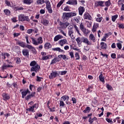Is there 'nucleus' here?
<instances>
[{
	"label": "nucleus",
	"instance_id": "obj_18",
	"mask_svg": "<svg viewBox=\"0 0 124 124\" xmlns=\"http://www.w3.org/2000/svg\"><path fill=\"white\" fill-rule=\"evenodd\" d=\"M63 37L62 36L61 34H58L55 36L54 38V41L55 42H57V41H59L60 39H62Z\"/></svg>",
	"mask_w": 124,
	"mask_h": 124
},
{
	"label": "nucleus",
	"instance_id": "obj_31",
	"mask_svg": "<svg viewBox=\"0 0 124 124\" xmlns=\"http://www.w3.org/2000/svg\"><path fill=\"white\" fill-rule=\"evenodd\" d=\"M45 49H50L52 48V45L49 43H46L44 45Z\"/></svg>",
	"mask_w": 124,
	"mask_h": 124
},
{
	"label": "nucleus",
	"instance_id": "obj_7",
	"mask_svg": "<svg viewBox=\"0 0 124 124\" xmlns=\"http://www.w3.org/2000/svg\"><path fill=\"white\" fill-rule=\"evenodd\" d=\"M40 70V66L38 64H36V65L31 67V72H33L35 71V73H37V72H39Z\"/></svg>",
	"mask_w": 124,
	"mask_h": 124
},
{
	"label": "nucleus",
	"instance_id": "obj_20",
	"mask_svg": "<svg viewBox=\"0 0 124 124\" xmlns=\"http://www.w3.org/2000/svg\"><path fill=\"white\" fill-rule=\"evenodd\" d=\"M41 23L43 24L44 26H46V27H47L49 24V20L44 18L41 20Z\"/></svg>",
	"mask_w": 124,
	"mask_h": 124
},
{
	"label": "nucleus",
	"instance_id": "obj_48",
	"mask_svg": "<svg viewBox=\"0 0 124 124\" xmlns=\"http://www.w3.org/2000/svg\"><path fill=\"white\" fill-rule=\"evenodd\" d=\"M15 60H16V63H17V64L21 63V59H20V58L16 57V58Z\"/></svg>",
	"mask_w": 124,
	"mask_h": 124
},
{
	"label": "nucleus",
	"instance_id": "obj_61",
	"mask_svg": "<svg viewBox=\"0 0 124 124\" xmlns=\"http://www.w3.org/2000/svg\"><path fill=\"white\" fill-rule=\"evenodd\" d=\"M64 11H70V9H69V6H66V7H64L63 9Z\"/></svg>",
	"mask_w": 124,
	"mask_h": 124
},
{
	"label": "nucleus",
	"instance_id": "obj_12",
	"mask_svg": "<svg viewBox=\"0 0 124 124\" xmlns=\"http://www.w3.org/2000/svg\"><path fill=\"white\" fill-rule=\"evenodd\" d=\"M66 43H67V40H66V39L60 40L58 41V44H59L60 46H62V47L64 44H66Z\"/></svg>",
	"mask_w": 124,
	"mask_h": 124
},
{
	"label": "nucleus",
	"instance_id": "obj_47",
	"mask_svg": "<svg viewBox=\"0 0 124 124\" xmlns=\"http://www.w3.org/2000/svg\"><path fill=\"white\" fill-rule=\"evenodd\" d=\"M4 12L5 15H7L8 16H9V15H10L11 12L9 9H5L4 10Z\"/></svg>",
	"mask_w": 124,
	"mask_h": 124
},
{
	"label": "nucleus",
	"instance_id": "obj_38",
	"mask_svg": "<svg viewBox=\"0 0 124 124\" xmlns=\"http://www.w3.org/2000/svg\"><path fill=\"white\" fill-rule=\"evenodd\" d=\"M118 15L112 16H111V20L112 21V22H116V20H117V18H118Z\"/></svg>",
	"mask_w": 124,
	"mask_h": 124
},
{
	"label": "nucleus",
	"instance_id": "obj_59",
	"mask_svg": "<svg viewBox=\"0 0 124 124\" xmlns=\"http://www.w3.org/2000/svg\"><path fill=\"white\" fill-rule=\"evenodd\" d=\"M64 105V102L63 101H60V107H63Z\"/></svg>",
	"mask_w": 124,
	"mask_h": 124
},
{
	"label": "nucleus",
	"instance_id": "obj_14",
	"mask_svg": "<svg viewBox=\"0 0 124 124\" xmlns=\"http://www.w3.org/2000/svg\"><path fill=\"white\" fill-rule=\"evenodd\" d=\"M101 49L102 50H106L108 48V46L107 44L105 42H102L100 43Z\"/></svg>",
	"mask_w": 124,
	"mask_h": 124
},
{
	"label": "nucleus",
	"instance_id": "obj_11",
	"mask_svg": "<svg viewBox=\"0 0 124 124\" xmlns=\"http://www.w3.org/2000/svg\"><path fill=\"white\" fill-rule=\"evenodd\" d=\"M2 96L3 98V100H8L10 99V95L7 93H3Z\"/></svg>",
	"mask_w": 124,
	"mask_h": 124
},
{
	"label": "nucleus",
	"instance_id": "obj_22",
	"mask_svg": "<svg viewBox=\"0 0 124 124\" xmlns=\"http://www.w3.org/2000/svg\"><path fill=\"white\" fill-rule=\"evenodd\" d=\"M99 79L100 82H102L103 84H105V80H104V76H103L102 73H101L100 75L99 76Z\"/></svg>",
	"mask_w": 124,
	"mask_h": 124
},
{
	"label": "nucleus",
	"instance_id": "obj_9",
	"mask_svg": "<svg viewBox=\"0 0 124 124\" xmlns=\"http://www.w3.org/2000/svg\"><path fill=\"white\" fill-rule=\"evenodd\" d=\"M66 4H70V5H77L78 4V1L77 0H69L67 2Z\"/></svg>",
	"mask_w": 124,
	"mask_h": 124
},
{
	"label": "nucleus",
	"instance_id": "obj_13",
	"mask_svg": "<svg viewBox=\"0 0 124 124\" xmlns=\"http://www.w3.org/2000/svg\"><path fill=\"white\" fill-rule=\"evenodd\" d=\"M78 10L79 15H80V16H82L83 15V13L85 12V7L80 6L79 7Z\"/></svg>",
	"mask_w": 124,
	"mask_h": 124
},
{
	"label": "nucleus",
	"instance_id": "obj_8",
	"mask_svg": "<svg viewBox=\"0 0 124 124\" xmlns=\"http://www.w3.org/2000/svg\"><path fill=\"white\" fill-rule=\"evenodd\" d=\"M35 92H32L31 93H29V94L27 95V96L25 97V100H27V101H29L30 99H31L32 97H35Z\"/></svg>",
	"mask_w": 124,
	"mask_h": 124
},
{
	"label": "nucleus",
	"instance_id": "obj_52",
	"mask_svg": "<svg viewBox=\"0 0 124 124\" xmlns=\"http://www.w3.org/2000/svg\"><path fill=\"white\" fill-rule=\"evenodd\" d=\"M93 86H89L88 89L86 90V91L87 92H91V93H92V92H93Z\"/></svg>",
	"mask_w": 124,
	"mask_h": 124
},
{
	"label": "nucleus",
	"instance_id": "obj_63",
	"mask_svg": "<svg viewBox=\"0 0 124 124\" xmlns=\"http://www.w3.org/2000/svg\"><path fill=\"white\" fill-rule=\"evenodd\" d=\"M93 119L91 117H90L89 119V122L90 123V124H92L93 123Z\"/></svg>",
	"mask_w": 124,
	"mask_h": 124
},
{
	"label": "nucleus",
	"instance_id": "obj_36",
	"mask_svg": "<svg viewBox=\"0 0 124 124\" xmlns=\"http://www.w3.org/2000/svg\"><path fill=\"white\" fill-rule=\"evenodd\" d=\"M74 27L75 28L76 31H77V33H78V34H79V35L81 36L82 35L81 34V33H80V31H79V29L78 28V27H77V25H76V24H74Z\"/></svg>",
	"mask_w": 124,
	"mask_h": 124
},
{
	"label": "nucleus",
	"instance_id": "obj_25",
	"mask_svg": "<svg viewBox=\"0 0 124 124\" xmlns=\"http://www.w3.org/2000/svg\"><path fill=\"white\" fill-rule=\"evenodd\" d=\"M23 3H24V4L30 5V4H31V3H33V0H24Z\"/></svg>",
	"mask_w": 124,
	"mask_h": 124
},
{
	"label": "nucleus",
	"instance_id": "obj_16",
	"mask_svg": "<svg viewBox=\"0 0 124 124\" xmlns=\"http://www.w3.org/2000/svg\"><path fill=\"white\" fill-rule=\"evenodd\" d=\"M104 2H105V1H98L95 2V4L96 6H101V7H104Z\"/></svg>",
	"mask_w": 124,
	"mask_h": 124
},
{
	"label": "nucleus",
	"instance_id": "obj_41",
	"mask_svg": "<svg viewBox=\"0 0 124 124\" xmlns=\"http://www.w3.org/2000/svg\"><path fill=\"white\" fill-rule=\"evenodd\" d=\"M90 111H91V108L89 107H87L85 110H83V113H90Z\"/></svg>",
	"mask_w": 124,
	"mask_h": 124
},
{
	"label": "nucleus",
	"instance_id": "obj_58",
	"mask_svg": "<svg viewBox=\"0 0 124 124\" xmlns=\"http://www.w3.org/2000/svg\"><path fill=\"white\" fill-rule=\"evenodd\" d=\"M116 45L117 48H118L119 50H121V49H122V44H121L120 43H117L116 44Z\"/></svg>",
	"mask_w": 124,
	"mask_h": 124
},
{
	"label": "nucleus",
	"instance_id": "obj_51",
	"mask_svg": "<svg viewBox=\"0 0 124 124\" xmlns=\"http://www.w3.org/2000/svg\"><path fill=\"white\" fill-rule=\"evenodd\" d=\"M37 79H36L37 82H41L43 80V78L40 77L38 76L36 77Z\"/></svg>",
	"mask_w": 124,
	"mask_h": 124
},
{
	"label": "nucleus",
	"instance_id": "obj_42",
	"mask_svg": "<svg viewBox=\"0 0 124 124\" xmlns=\"http://www.w3.org/2000/svg\"><path fill=\"white\" fill-rule=\"evenodd\" d=\"M106 88L108 91H113V87L112 86L110 85L109 84H106Z\"/></svg>",
	"mask_w": 124,
	"mask_h": 124
},
{
	"label": "nucleus",
	"instance_id": "obj_2",
	"mask_svg": "<svg viewBox=\"0 0 124 124\" xmlns=\"http://www.w3.org/2000/svg\"><path fill=\"white\" fill-rule=\"evenodd\" d=\"M18 21L19 22H30V19L28 16L21 14L18 16Z\"/></svg>",
	"mask_w": 124,
	"mask_h": 124
},
{
	"label": "nucleus",
	"instance_id": "obj_29",
	"mask_svg": "<svg viewBox=\"0 0 124 124\" xmlns=\"http://www.w3.org/2000/svg\"><path fill=\"white\" fill-rule=\"evenodd\" d=\"M83 43H85V44H87V45H92V43L90 42L89 41V39L87 38L84 37L83 41Z\"/></svg>",
	"mask_w": 124,
	"mask_h": 124
},
{
	"label": "nucleus",
	"instance_id": "obj_34",
	"mask_svg": "<svg viewBox=\"0 0 124 124\" xmlns=\"http://www.w3.org/2000/svg\"><path fill=\"white\" fill-rule=\"evenodd\" d=\"M31 39L32 40V43L33 44V45H35L36 46H37L38 45V43L37 42V41L35 39V38L31 37Z\"/></svg>",
	"mask_w": 124,
	"mask_h": 124
},
{
	"label": "nucleus",
	"instance_id": "obj_33",
	"mask_svg": "<svg viewBox=\"0 0 124 124\" xmlns=\"http://www.w3.org/2000/svg\"><path fill=\"white\" fill-rule=\"evenodd\" d=\"M36 3L39 5L43 4L46 3V0H37Z\"/></svg>",
	"mask_w": 124,
	"mask_h": 124
},
{
	"label": "nucleus",
	"instance_id": "obj_1",
	"mask_svg": "<svg viewBox=\"0 0 124 124\" xmlns=\"http://www.w3.org/2000/svg\"><path fill=\"white\" fill-rule=\"evenodd\" d=\"M76 15H77V14L76 12L64 13L62 16V21H61L59 19H57V22L60 26V27H59V31L64 36H66V33H64L62 30H65L70 25V23L68 22L69 18L74 17Z\"/></svg>",
	"mask_w": 124,
	"mask_h": 124
},
{
	"label": "nucleus",
	"instance_id": "obj_10",
	"mask_svg": "<svg viewBox=\"0 0 124 124\" xmlns=\"http://www.w3.org/2000/svg\"><path fill=\"white\" fill-rule=\"evenodd\" d=\"M84 20H89V21H92V16L89 14V13H85L84 15Z\"/></svg>",
	"mask_w": 124,
	"mask_h": 124
},
{
	"label": "nucleus",
	"instance_id": "obj_30",
	"mask_svg": "<svg viewBox=\"0 0 124 124\" xmlns=\"http://www.w3.org/2000/svg\"><path fill=\"white\" fill-rule=\"evenodd\" d=\"M58 58L59 59H62V60H63L64 61H65V60H68V58H67V57H66V55H63V54H61V55H58Z\"/></svg>",
	"mask_w": 124,
	"mask_h": 124
},
{
	"label": "nucleus",
	"instance_id": "obj_46",
	"mask_svg": "<svg viewBox=\"0 0 124 124\" xmlns=\"http://www.w3.org/2000/svg\"><path fill=\"white\" fill-rule=\"evenodd\" d=\"M36 64H37V63L35 61H33L31 62L30 65V66L33 67V66H35V65Z\"/></svg>",
	"mask_w": 124,
	"mask_h": 124
},
{
	"label": "nucleus",
	"instance_id": "obj_3",
	"mask_svg": "<svg viewBox=\"0 0 124 124\" xmlns=\"http://www.w3.org/2000/svg\"><path fill=\"white\" fill-rule=\"evenodd\" d=\"M41 55L42 56L41 58V61H47V60H49V59H52L53 56L50 54L47 55V53L45 52H42L41 53Z\"/></svg>",
	"mask_w": 124,
	"mask_h": 124
},
{
	"label": "nucleus",
	"instance_id": "obj_40",
	"mask_svg": "<svg viewBox=\"0 0 124 124\" xmlns=\"http://www.w3.org/2000/svg\"><path fill=\"white\" fill-rule=\"evenodd\" d=\"M38 45L39 44H42L43 43V40H42V37H39L37 39Z\"/></svg>",
	"mask_w": 124,
	"mask_h": 124
},
{
	"label": "nucleus",
	"instance_id": "obj_60",
	"mask_svg": "<svg viewBox=\"0 0 124 124\" xmlns=\"http://www.w3.org/2000/svg\"><path fill=\"white\" fill-rule=\"evenodd\" d=\"M33 32V29H28L27 31V33L31 34Z\"/></svg>",
	"mask_w": 124,
	"mask_h": 124
},
{
	"label": "nucleus",
	"instance_id": "obj_19",
	"mask_svg": "<svg viewBox=\"0 0 124 124\" xmlns=\"http://www.w3.org/2000/svg\"><path fill=\"white\" fill-rule=\"evenodd\" d=\"M61 61V59L59 57H55L54 59H53L50 62V64H54V63H56V62H59Z\"/></svg>",
	"mask_w": 124,
	"mask_h": 124
},
{
	"label": "nucleus",
	"instance_id": "obj_17",
	"mask_svg": "<svg viewBox=\"0 0 124 124\" xmlns=\"http://www.w3.org/2000/svg\"><path fill=\"white\" fill-rule=\"evenodd\" d=\"M98 28H99V24L94 23L93 29H92V31L93 32H95L96 31V30L98 29Z\"/></svg>",
	"mask_w": 124,
	"mask_h": 124
},
{
	"label": "nucleus",
	"instance_id": "obj_27",
	"mask_svg": "<svg viewBox=\"0 0 124 124\" xmlns=\"http://www.w3.org/2000/svg\"><path fill=\"white\" fill-rule=\"evenodd\" d=\"M52 50H53V51H58L60 53H64V50L61 49L60 47L52 48Z\"/></svg>",
	"mask_w": 124,
	"mask_h": 124
},
{
	"label": "nucleus",
	"instance_id": "obj_4",
	"mask_svg": "<svg viewBox=\"0 0 124 124\" xmlns=\"http://www.w3.org/2000/svg\"><path fill=\"white\" fill-rule=\"evenodd\" d=\"M38 109V104H34L32 106H30L29 108L26 109V111L29 112H32V113H35V110Z\"/></svg>",
	"mask_w": 124,
	"mask_h": 124
},
{
	"label": "nucleus",
	"instance_id": "obj_26",
	"mask_svg": "<svg viewBox=\"0 0 124 124\" xmlns=\"http://www.w3.org/2000/svg\"><path fill=\"white\" fill-rule=\"evenodd\" d=\"M22 54L23 56H26V57H29V56H30L29 50L27 49L22 50Z\"/></svg>",
	"mask_w": 124,
	"mask_h": 124
},
{
	"label": "nucleus",
	"instance_id": "obj_39",
	"mask_svg": "<svg viewBox=\"0 0 124 124\" xmlns=\"http://www.w3.org/2000/svg\"><path fill=\"white\" fill-rule=\"evenodd\" d=\"M105 4L106 7H109L111 5V0H108L107 1H105Z\"/></svg>",
	"mask_w": 124,
	"mask_h": 124
},
{
	"label": "nucleus",
	"instance_id": "obj_53",
	"mask_svg": "<svg viewBox=\"0 0 124 124\" xmlns=\"http://www.w3.org/2000/svg\"><path fill=\"white\" fill-rule=\"evenodd\" d=\"M118 4L119 7H121V5H123L124 4V0H119L118 1Z\"/></svg>",
	"mask_w": 124,
	"mask_h": 124
},
{
	"label": "nucleus",
	"instance_id": "obj_28",
	"mask_svg": "<svg viewBox=\"0 0 124 124\" xmlns=\"http://www.w3.org/2000/svg\"><path fill=\"white\" fill-rule=\"evenodd\" d=\"M17 44L21 47H22V48H26V43L24 42H18Z\"/></svg>",
	"mask_w": 124,
	"mask_h": 124
},
{
	"label": "nucleus",
	"instance_id": "obj_62",
	"mask_svg": "<svg viewBox=\"0 0 124 124\" xmlns=\"http://www.w3.org/2000/svg\"><path fill=\"white\" fill-rule=\"evenodd\" d=\"M103 17H98L96 19V22H99V23H100L101 21H102V19Z\"/></svg>",
	"mask_w": 124,
	"mask_h": 124
},
{
	"label": "nucleus",
	"instance_id": "obj_37",
	"mask_svg": "<svg viewBox=\"0 0 124 124\" xmlns=\"http://www.w3.org/2000/svg\"><path fill=\"white\" fill-rule=\"evenodd\" d=\"M65 0H61L57 5V8H60L61 5L63 3Z\"/></svg>",
	"mask_w": 124,
	"mask_h": 124
},
{
	"label": "nucleus",
	"instance_id": "obj_43",
	"mask_svg": "<svg viewBox=\"0 0 124 124\" xmlns=\"http://www.w3.org/2000/svg\"><path fill=\"white\" fill-rule=\"evenodd\" d=\"M46 8L51 7V2L49 0H46Z\"/></svg>",
	"mask_w": 124,
	"mask_h": 124
},
{
	"label": "nucleus",
	"instance_id": "obj_64",
	"mask_svg": "<svg viewBox=\"0 0 124 124\" xmlns=\"http://www.w3.org/2000/svg\"><path fill=\"white\" fill-rule=\"evenodd\" d=\"M119 26H118V28H119V29H124V24L122 23V24H119Z\"/></svg>",
	"mask_w": 124,
	"mask_h": 124
},
{
	"label": "nucleus",
	"instance_id": "obj_57",
	"mask_svg": "<svg viewBox=\"0 0 124 124\" xmlns=\"http://www.w3.org/2000/svg\"><path fill=\"white\" fill-rule=\"evenodd\" d=\"M34 47L31 45H27V46H25V48H28V49H32Z\"/></svg>",
	"mask_w": 124,
	"mask_h": 124
},
{
	"label": "nucleus",
	"instance_id": "obj_5",
	"mask_svg": "<svg viewBox=\"0 0 124 124\" xmlns=\"http://www.w3.org/2000/svg\"><path fill=\"white\" fill-rule=\"evenodd\" d=\"M24 91V89H20L19 90L20 93H21L22 97L23 98H25L26 96H27V94L28 93H31V91H30V90H29V88L27 89L26 91Z\"/></svg>",
	"mask_w": 124,
	"mask_h": 124
},
{
	"label": "nucleus",
	"instance_id": "obj_49",
	"mask_svg": "<svg viewBox=\"0 0 124 124\" xmlns=\"http://www.w3.org/2000/svg\"><path fill=\"white\" fill-rule=\"evenodd\" d=\"M46 9L47 10L48 13H50V14H52V13H53V9H52V7H48V8H46Z\"/></svg>",
	"mask_w": 124,
	"mask_h": 124
},
{
	"label": "nucleus",
	"instance_id": "obj_55",
	"mask_svg": "<svg viewBox=\"0 0 124 124\" xmlns=\"http://www.w3.org/2000/svg\"><path fill=\"white\" fill-rule=\"evenodd\" d=\"M76 41H77L78 45H81V40H80V37H78L76 39Z\"/></svg>",
	"mask_w": 124,
	"mask_h": 124
},
{
	"label": "nucleus",
	"instance_id": "obj_56",
	"mask_svg": "<svg viewBox=\"0 0 124 124\" xmlns=\"http://www.w3.org/2000/svg\"><path fill=\"white\" fill-rule=\"evenodd\" d=\"M69 55H70V56L71 59H74L75 58V57H74V52H73V51H70L69 52Z\"/></svg>",
	"mask_w": 124,
	"mask_h": 124
},
{
	"label": "nucleus",
	"instance_id": "obj_23",
	"mask_svg": "<svg viewBox=\"0 0 124 124\" xmlns=\"http://www.w3.org/2000/svg\"><path fill=\"white\" fill-rule=\"evenodd\" d=\"M14 52H16V53L18 54V55H20V54H21V51L20 50V47L18 46H15L14 48Z\"/></svg>",
	"mask_w": 124,
	"mask_h": 124
},
{
	"label": "nucleus",
	"instance_id": "obj_54",
	"mask_svg": "<svg viewBox=\"0 0 124 124\" xmlns=\"http://www.w3.org/2000/svg\"><path fill=\"white\" fill-rule=\"evenodd\" d=\"M106 121H107L108 124H113L114 123L112 119H110V118H106Z\"/></svg>",
	"mask_w": 124,
	"mask_h": 124
},
{
	"label": "nucleus",
	"instance_id": "obj_6",
	"mask_svg": "<svg viewBox=\"0 0 124 124\" xmlns=\"http://www.w3.org/2000/svg\"><path fill=\"white\" fill-rule=\"evenodd\" d=\"M57 76H60V74L58 73V71H52L50 75L49 76V79H54L56 78Z\"/></svg>",
	"mask_w": 124,
	"mask_h": 124
},
{
	"label": "nucleus",
	"instance_id": "obj_50",
	"mask_svg": "<svg viewBox=\"0 0 124 124\" xmlns=\"http://www.w3.org/2000/svg\"><path fill=\"white\" fill-rule=\"evenodd\" d=\"M76 61L80 60V55L78 52H76L75 54Z\"/></svg>",
	"mask_w": 124,
	"mask_h": 124
},
{
	"label": "nucleus",
	"instance_id": "obj_15",
	"mask_svg": "<svg viewBox=\"0 0 124 124\" xmlns=\"http://www.w3.org/2000/svg\"><path fill=\"white\" fill-rule=\"evenodd\" d=\"M74 33V31H73V28H71L70 29L68 30V34L69 36L70 37H71V38H74V35H72Z\"/></svg>",
	"mask_w": 124,
	"mask_h": 124
},
{
	"label": "nucleus",
	"instance_id": "obj_44",
	"mask_svg": "<svg viewBox=\"0 0 124 124\" xmlns=\"http://www.w3.org/2000/svg\"><path fill=\"white\" fill-rule=\"evenodd\" d=\"M81 31L83 32L84 34H85V35L89 34V33L90 32V31L87 30L86 28L81 30Z\"/></svg>",
	"mask_w": 124,
	"mask_h": 124
},
{
	"label": "nucleus",
	"instance_id": "obj_35",
	"mask_svg": "<svg viewBox=\"0 0 124 124\" xmlns=\"http://www.w3.org/2000/svg\"><path fill=\"white\" fill-rule=\"evenodd\" d=\"M61 100H63L64 101H65V100H67L68 101L69 100V96L67 95H63L61 98Z\"/></svg>",
	"mask_w": 124,
	"mask_h": 124
},
{
	"label": "nucleus",
	"instance_id": "obj_32",
	"mask_svg": "<svg viewBox=\"0 0 124 124\" xmlns=\"http://www.w3.org/2000/svg\"><path fill=\"white\" fill-rule=\"evenodd\" d=\"M14 9L16 11H19V10H24V7L22 6H17L15 7Z\"/></svg>",
	"mask_w": 124,
	"mask_h": 124
},
{
	"label": "nucleus",
	"instance_id": "obj_21",
	"mask_svg": "<svg viewBox=\"0 0 124 124\" xmlns=\"http://www.w3.org/2000/svg\"><path fill=\"white\" fill-rule=\"evenodd\" d=\"M9 67H13V65H9V64L6 65V63H4L2 66V70H4Z\"/></svg>",
	"mask_w": 124,
	"mask_h": 124
},
{
	"label": "nucleus",
	"instance_id": "obj_24",
	"mask_svg": "<svg viewBox=\"0 0 124 124\" xmlns=\"http://www.w3.org/2000/svg\"><path fill=\"white\" fill-rule=\"evenodd\" d=\"M89 40H91V41H93V42H95L96 41V39H95V37H94V35L93 34H91L89 35Z\"/></svg>",
	"mask_w": 124,
	"mask_h": 124
},
{
	"label": "nucleus",
	"instance_id": "obj_45",
	"mask_svg": "<svg viewBox=\"0 0 124 124\" xmlns=\"http://www.w3.org/2000/svg\"><path fill=\"white\" fill-rule=\"evenodd\" d=\"M67 73V71H62L59 72V74L62 76L63 75H65Z\"/></svg>",
	"mask_w": 124,
	"mask_h": 124
}]
</instances>
